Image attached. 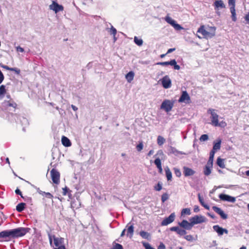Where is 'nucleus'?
Wrapping results in <instances>:
<instances>
[{"label": "nucleus", "instance_id": "ddd939ff", "mask_svg": "<svg viewBox=\"0 0 249 249\" xmlns=\"http://www.w3.org/2000/svg\"><path fill=\"white\" fill-rule=\"evenodd\" d=\"M219 197L221 200L232 203H234L236 200L235 197L226 194H221L219 195Z\"/></svg>", "mask_w": 249, "mask_h": 249}, {"label": "nucleus", "instance_id": "4d7b16f0", "mask_svg": "<svg viewBox=\"0 0 249 249\" xmlns=\"http://www.w3.org/2000/svg\"><path fill=\"white\" fill-rule=\"evenodd\" d=\"M15 193L17 195H20L22 197H23L22 196V193L21 192V191H20L19 189H18V188H17L16 190H15Z\"/></svg>", "mask_w": 249, "mask_h": 249}, {"label": "nucleus", "instance_id": "09e8293b", "mask_svg": "<svg viewBox=\"0 0 249 249\" xmlns=\"http://www.w3.org/2000/svg\"><path fill=\"white\" fill-rule=\"evenodd\" d=\"M40 194L41 195L44 194L45 195L46 197H47L49 198L52 199L53 197V196L50 193H46V192H43L42 193H40Z\"/></svg>", "mask_w": 249, "mask_h": 249}, {"label": "nucleus", "instance_id": "39448f33", "mask_svg": "<svg viewBox=\"0 0 249 249\" xmlns=\"http://www.w3.org/2000/svg\"><path fill=\"white\" fill-rule=\"evenodd\" d=\"M174 102L169 100H164L160 108L164 109L166 112H168L170 111L174 107Z\"/></svg>", "mask_w": 249, "mask_h": 249}, {"label": "nucleus", "instance_id": "bb28decb", "mask_svg": "<svg viewBox=\"0 0 249 249\" xmlns=\"http://www.w3.org/2000/svg\"><path fill=\"white\" fill-rule=\"evenodd\" d=\"M140 236L143 239L149 240L151 237L150 234L148 232L144 231H142L140 232Z\"/></svg>", "mask_w": 249, "mask_h": 249}, {"label": "nucleus", "instance_id": "4c0bfd02", "mask_svg": "<svg viewBox=\"0 0 249 249\" xmlns=\"http://www.w3.org/2000/svg\"><path fill=\"white\" fill-rule=\"evenodd\" d=\"M6 90L5 89V86L4 85H1L0 86V96H3L4 94L6 93Z\"/></svg>", "mask_w": 249, "mask_h": 249}, {"label": "nucleus", "instance_id": "473e14b6", "mask_svg": "<svg viewBox=\"0 0 249 249\" xmlns=\"http://www.w3.org/2000/svg\"><path fill=\"white\" fill-rule=\"evenodd\" d=\"M165 142V139L161 136H159L157 138V143L159 145L161 146Z\"/></svg>", "mask_w": 249, "mask_h": 249}, {"label": "nucleus", "instance_id": "052dcab7", "mask_svg": "<svg viewBox=\"0 0 249 249\" xmlns=\"http://www.w3.org/2000/svg\"><path fill=\"white\" fill-rule=\"evenodd\" d=\"M176 50V48H170L168 50L167 52V53L168 54L169 53H171L174 51H175Z\"/></svg>", "mask_w": 249, "mask_h": 249}, {"label": "nucleus", "instance_id": "a19ab883", "mask_svg": "<svg viewBox=\"0 0 249 249\" xmlns=\"http://www.w3.org/2000/svg\"><path fill=\"white\" fill-rule=\"evenodd\" d=\"M112 249H124V248L122 245L119 243H114Z\"/></svg>", "mask_w": 249, "mask_h": 249}, {"label": "nucleus", "instance_id": "f8f14e48", "mask_svg": "<svg viewBox=\"0 0 249 249\" xmlns=\"http://www.w3.org/2000/svg\"><path fill=\"white\" fill-rule=\"evenodd\" d=\"M178 225L185 230H190L193 227L191 222H189L186 220H183L181 222L178 223Z\"/></svg>", "mask_w": 249, "mask_h": 249}, {"label": "nucleus", "instance_id": "79ce46f5", "mask_svg": "<svg viewBox=\"0 0 249 249\" xmlns=\"http://www.w3.org/2000/svg\"><path fill=\"white\" fill-rule=\"evenodd\" d=\"M228 3L230 6V9L232 8V7H233V8H235V0H229Z\"/></svg>", "mask_w": 249, "mask_h": 249}, {"label": "nucleus", "instance_id": "dca6fc26", "mask_svg": "<svg viewBox=\"0 0 249 249\" xmlns=\"http://www.w3.org/2000/svg\"><path fill=\"white\" fill-rule=\"evenodd\" d=\"M213 229L215 231H216L219 235H222L225 233L226 234L228 233V231L226 229H223L220 227L218 225H214L213 226Z\"/></svg>", "mask_w": 249, "mask_h": 249}, {"label": "nucleus", "instance_id": "5fc2aeb1", "mask_svg": "<svg viewBox=\"0 0 249 249\" xmlns=\"http://www.w3.org/2000/svg\"><path fill=\"white\" fill-rule=\"evenodd\" d=\"M213 157L210 156L209 157V159L207 164L211 163V165H213Z\"/></svg>", "mask_w": 249, "mask_h": 249}, {"label": "nucleus", "instance_id": "423d86ee", "mask_svg": "<svg viewBox=\"0 0 249 249\" xmlns=\"http://www.w3.org/2000/svg\"><path fill=\"white\" fill-rule=\"evenodd\" d=\"M50 174L53 183L58 184L60 182V173L56 169L53 168L51 170Z\"/></svg>", "mask_w": 249, "mask_h": 249}, {"label": "nucleus", "instance_id": "393cba45", "mask_svg": "<svg viewBox=\"0 0 249 249\" xmlns=\"http://www.w3.org/2000/svg\"><path fill=\"white\" fill-rule=\"evenodd\" d=\"M134 73L132 71L128 72L125 75V78L127 82L130 83L134 79Z\"/></svg>", "mask_w": 249, "mask_h": 249}, {"label": "nucleus", "instance_id": "b1692460", "mask_svg": "<svg viewBox=\"0 0 249 249\" xmlns=\"http://www.w3.org/2000/svg\"><path fill=\"white\" fill-rule=\"evenodd\" d=\"M4 103L7 107H12L14 109L17 108V104L13 100L5 101Z\"/></svg>", "mask_w": 249, "mask_h": 249}, {"label": "nucleus", "instance_id": "c756f323", "mask_svg": "<svg viewBox=\"0 0 249 249\" xmlns=\"http://www.w3.org/2000/svg\"><path fill=\"white\" fill-rule=\"evenodd\" d=\"M198 197L199 201L200 203L201 204V205L202 206H203L206 209L209 210V206L207 204L205 203L204 199H203V197L201 196L200 194H198Z\"/></svg>", "mask_w": 249, "mask_h": 249}, {"label": "nucleus", "instance_id": "c03bdc74", "mask_svg": "<svg viewBox=\"0 0 249 249\" xmlns=\"http://www.w3.org/2000/svg\"><path fill=\"white\" fill-rule=\"evenodd\" d=\"M172 26L176 29V30H180L182 29V27L178 24L176 22H175L174 24L172 25Z\"/></svg>", "mask_w": 249, "mask_h": 249}, {"label": "nucleus", "instance_id": "0e129e2a", "mask_svg": "<svg viewBox=\"0 0 249 249\" xmlns=\"http://www.w3.org/2000/svg\"><path fill=\"white\" fill-rule=\"evenodd\" d=\"M54 249H66L65 246H61L58 248H54Z\"/></svg>", "mask_w": 249, "mask_h": 249}, {"label": "nucleus", "instance_id": "bf43d9fd", "mask_svg": "<svg viewBox=\"0 0 249 249\" xmlns=\"http://www.w3.org/2000/svg\"><path fill=\"white\" fill-rule=\"evenodd\" d=\"M158 249H165V246L163 243H160L158 248Z\"/></svg>", "mask_w": 249, "mask_h": 249}, {"label": "nucleus", "instance_id": "f704fd0d", "mask_svg": "<svg viewBox=\"0 0 249 249\" xmlns=\"http://www.w3.org/2000/svg\"><path fill=\"white\" fill-rule=\"evenodd\" d=\"M172 62V60H171L170 61L158 62V63H157V65H160V66H167V65L171 66Z\"/></svg>", "mask_w": 249, "mask_h": 249}, {"label": "nucleus", "instance_id": "f257e3e1", "mask_svg": "<svg viewBox=\"0 0 249 249\" xmlns=\"http://www.w3.org/2000/svg\"><path fill=\"white\" fill-rule=\"evenodd\" d=\"M28 228L19 227L9 230H5L0 232V238L9 241L12 239H15L23 236L29 231Z\"/></svg>", "mask_w": 249, "mask_h": 249}, {"label": "nucleus", "instance_id": "c85d7f7f", "mask_svg": "<svg viewBox=\"0 0 249 249\" xmlns=\"http://www.w3.org/2000/svg\"><path fill=\"white\" fill-rule=\"evenodd\" d=\"M221 140L220 139L217 140L216 142H214L213 149L216 151L219 150L221 147Z\"/></svg>", "mask_w": 249, "mask_h": 249}, {"label": "nucleus", "instance_id": "680f3d73", "mask_svg": "<svg viewBox=\"0 0 249 249\" xmlns=\"http://www.w3.org/2000/svg\"><path fill=\"white\" fill-rule=\"evenodd\" d=\"M216 152V151L215 150H214L213 149L210 153V156L214 157V154Z\"/></svg>", "mask_w": 249, "mask_h": 249}, {"label": "nucleus", "instance_id": "9d476101", "mask_svg": "<svg viewBox=\"0 0 249 249\" xmlns=\"http://www.w3.org/2000/svg\"><path fill=\"white\" fill-rule=\"evenodd\" d=\"M49 8L51 10L54 11L55 13L59 11H62L64 10V7L62 5L58 4L54 1H53L52 4L49 6Z\"/></svg>", "mask_w": 249, "mask_h": 249}, {"label": "nucleus", "instance_id": "49530a36", "mask_svg": "<svg viewBox=\"0 0 249 249\" xmlns=\"http://www.w3.org/2000/svg\"><path fill=\"white\" fill-rule=\"evenodd\" d=\"M62 189V195L63 196H66L69 193V192H70V193H71V191H70L67 187H65V188H63Z\"/></svg>", "mask_w": 249, "mask_h": 249}, {"label": "nucleus", "instance_id": "412c9836", "mask_svg": "<svg viewBox=\"0 0 249 249\" xmlns=\"http://www.w3.org/2000/svg\"><path fill=\"white\" fill-rule=\"evenodd\" d=\"M61 142L62 144L66 147H69L71 145L70 140L65 136H62Z\"/></svg>", "mask_w": 249, "mask_h": 249}, {"label": "nucleus", "instance_id": "a18cd8bd", "mask_svg": "<svg viewBox=\"0 0 249 249\" xmlns=\"http://www.w3.org/2000/svg\"><path fill=\"white\" fill-rule=\"evenodd\" d=\"M168 199V195L167 193H164L162 195L161 199V201L162 202H164Z\"/></svg>", "mask_w": 249, "mask_h": 249}, {"label": "nucleus", "instance_id": "774afa93", "mask_svg": "<svg viewBox=\"0 0 249 249\" xmlns=\"http://www.w3.org/2000/svg\"><path fill=\"white\" fill-rule=\"evenodd\" d=\"M125 229H124L121 232V237H123L124 235L125 234Z\"/></svg>", "mask_w": 249, "mask_h": 249}, {"label": "nucleus", "instance_id": "4be33fe9", "mask_svg": "<svg viewBox=\"0 0 249 249\" xmlns=\"http://www.w3.org/2000/svg\"><path fill=\"white\" fill-rule=\"evenodd\" d=\"M154 163L155 164L157 167L158 168L159 173L162 174V168L161 162L159 158H157L154 160Z\"/></svg>", "mask_w": 249, "mask_h": 249}, {"label": "nucleus", "instance_id": "f3484780", "mask_svg": "<svg viewBox=\"0 0 249 249\" xmlns=\"http://www.w3.org/2000/svg\"><path fill=\"white\" fill-rule=\"evenodd\" d=\"M171 231H176L178 235L182 236L186 234L187 232L185 229H182L178 227H172L170 229Z\"/></svg>", "mask_w": 249, "mask_h": 249}, {"label": "nucleus", "instance_id": "f03ea898", "mask_svg": "<svg viewBox=\"0 0 249 249\" xmlns=\"http://www.w3.org/2000/svg\"><path fill=\"white\" fill-rule=\"evenodd\" d=\"M216 28L214 26H206L202 25L198 29L197 33L201 35V36L197 35L199 38H204L205 39L212 38L215 35Z\"/></svg>", "mask_w": 249, "mask_h": 249}, {"label": "nucleus", "instance_id": "de8ad7c7", "mask_svg": "<svg viewBox=\"0 0 249 249\" xmlns=\"http://www.w3.org/2000/svg\"><path fill=\"white\" fill-rule=\"evenodd\" d=\"M143 143L142 142H140L136 146V149L138 151H141L143 149Z\"/></svg>", "mask_w": 249, "mask_h": 249}, {"label": "nucleus", "instance_id": "e2e57ef3", "mask_svg": "<svg viewBox=\"0 0 249 249\" xmlns=\"http://www.w3.org/2000/svg\"><path fill=\"white\" fill-rule=\"evenodd\" d=\"M199 211V207L198 206H195L194 209V211L195 213H197Z\"/></svg>", "mask_w": 249, "mask_h": 249}, {"label": "nucleus", "instance_id": "603ef678", "mask_svg": "<svg viewBox=\"0 0 249 249\" xmlns=\"http://www.w3.org/2000/svg\"><path fill=\"white\" fill-rule=\"evenodd\" d=\"M184 238L187 241H192L193 240V237L191 235H187L184 237Z\"/></svg>", "mask_w": 249, "mask_h": 249}, {"label": "nucleus", "instance_id": "69168bd1", "mask_svg": "<svg viewBox=\"0 0 249 249\" xmlns=\"http://www.w3.org/2000/svg\"><path fill=\"white\" fill-rule=\"evenodd\" d=\"M71 107L74 111H77L78 109V108L73 105H71Z\"/></svg>", "mask_w": 249, "mask_h": 249}, {"label": "nucleus", "instance_id": "cd10ccee", "mask_svg": "<svg viewBox=\"0 0 249 249\" xmlns=\"http://www.w3.org/2000/svg\"><path fill=\"white\" fill-rule=\"evenodd\" d=\"M26 204L23 202L20 203L18 204L16 206V210L18 212H22L25 208Z\"/></svg>", "mask_w": 249, "mask_h": 249}, {"label": "nucleus", "instance_id": "2eb2a0df", "mask_svg": "<svg viewBox=\"0 0 249 249\" xmlns=\"http://www.w3.org/2000/svg\"><path fill=\"white\" fill-rule=\"evenodd\" d=\"M183 173L185 177H189L195 175L196 171L187 166H184L183 167Z\"/></svg>", "mask_w": 249, "mask_h": 249}, {"label": "nucleus", "instance_id": "a211bd4d", "mask_svg": "<svg viewBox=\"0 0 249 249\" xmlns=\"http://www.w3.org/2000/svg\"><path fill=\"white\" fill-rule=\"evenodd\" d=\"M213 210L219 214L222 218L226 219L227 218V215L224 213V212L220 208L216 206H213L212 207Z\"/></svg>", "mask_w": 249, "mask_h": 249}, {"label": "nucleus", "instance_id": "3c124183", "mask_svg": "<svg viewBox=\"0 0 249 249\" xmlns=\"http://www.w3.org/2000/svg\"><path fill=\"white\" fill-rule=\"evenodd\" d=\"M142 244L143 246L145 247V249H155L154 248L152 247L148 243H143Z\"/></svg>", "mask_w": 249, "mask_h": 249}, {"label": "nucleus", "instance_id": "c9c22d12", "mask_svg": "<svg viewBox=\"0 0 249 249\" xmlns=\"http://www.w3.org/2000/svg\"><path fill=\"white\" fill-rule=\"evenodd\" d=\"M181 215L187 214L190 215L191 214V211L189 208H184L181 211Z\"/></svg>", "mask_w": 249, "mask_h": 249}, {"label": "nucleus", "instance_id": "e433bc0d", "mask_svg": "<svg viewBox=\"0 0 249 249\" xmlns=\"http://www.w3.org/2000/svg\"><path fill=\"white\" fill-rule=\"evenodd\" d=\"M173 170L174 171V173H175V175L177 177L179 178L181 177V171L179 169L175 167L173 168Z\"/></svg>", "mask_w": 249, "mask_h": 249}, {"label": "nucleus", "instance_id": "864d4df0", "mask_svg": "<svg viewBox=\"0 0 249 249\" xmlns=\"http://www.w3.org/2000/svg\"><path fill=\"white\" fill-rule=\"evenodd\" d=\"M4 75L2 72L0 70V84H1L4 80Z\"/></svg>", "mask_w": 249, "mask_h": 249}, {"label": "nucleus", "instance_id": "5701e85b", "mask_svg": "<svg viewBox=\"0 0 249 249\" xmlns=\"http://www.w3.org/2000/svg\"><path fill=\"white\" fill-rule=\"evenodd\" d=\"M2 67L6 70L14 71L18 74H19L20 72V70L19 69L16 68H10L6 65L2 66Z\"/></svg>", "mask_w": 249, "mask_h": 249}, {"label": "nucleus", "instance_id": "7c9ffc66", "mask_svg": "<svg viewBox=\"0 0 249 249\" xmlns=\"http://www.w3.org/2000/svg\"><path fill=\"white\" fill-rule=\"evenodd\" d=\"M216 163L221 168H224L225 167L224 160L220 157L217 158Z\"/></svg>", "mask_w": 249, "mask_h": 249}, {"label": "nucleus", "instance_id": "72a5a7b5", "mask_svg": "<svg viewBox=\"0 0 249 249\" xmlns=\"http://www.w3.org/2000/svg\"><path fill=\"white\" fill-rule=\"evenodd\" d=\"M230 11L231 14V18L233 21H236V12H235V8H230Z\"/></svg>", "mask_w": 249, "mask_h": 249}, {"label": "nucleus", "instance_id": "8fccbe9b", "mask_svg": "<svg viewBox=\"0 0 249 249\" xmlns=\"http://www.w3.org/2000/svg\"><path fill=\"white\" fill-rule=\"evenodd\" d=\"M154 189L155 190L160 191L162 189L161 184L159 182L156 186H155Z\"/></svg>", "mask_w": 249, "mask_h": 249}, {"label": "nucleus", "instance_id": "37998d69", "mask_svg": "<svg viewBox=\"0 0 249 249\" xmlns=\"http://www.w3.org/2000/svg\"><path fill=\"white\" fill-rule=\"evenodd\" d=\"M208 139H209V137L207 134H203L200 136V137L199 138V140L201 142H204V141H206L208 140Z\"/></svg>", "mask_w": 249, "mask_h": 249}, {"label": "nucleus", "instance_id": "20e7f679", "mask_svg": "<svg viewBox=\"0 0 249 249\" xmlns=\"http://www.w3.org/2000/svg\"><path fill=\"white\" fill-rule=\"evenodd\" d=\"M48 237L51 245L52 244L53 239V243L55 247V248H58V247H61V246H64L63 238L56 237L55 235L52 236L50 233H48Z\"/></svg>", "mask_w": 249, "mask_h": 249}, {"label": "nucleus", "instance_id": "ea45409f", "mask_svg": "<svg viewBox=\"0 0 249 249\" xmlns=\"http://www.w3.org/2000/svg\"><path fill=\"white\" fill-rule=\"evenodd\" d=\"M165 20L169 24H170V25H171L172 26L174 24V23L176 22L175 20H173V19H172L170 17H166L165 18Z\"/></svg>", "mask_w": 249, "mask_h": 249}, {"label": "nucleus", "instance_id": "1a4fd4ad", "mask_svg": "<svg viewBox=\"0 0 249 249\" xmlns=\"http://www.w3.org/2000/svg\"><path fill=\"white\" fill-rule=\"evenodd\" d=\"M175 213H172L168 217H166L161 221V226H165L171 224L175 220Z\"/></svg>", "mask_w": 249, "mask_h": 249}, {"label": "nucleus", "instance_id": "aec40b11", "mask_svg": "<svg viewBox=\"0 0 249 249\" xmlns=\"http://www.w3.org/2000/svg\"><path fill=\"white\" fill-rule=\"evenodd\" d=\"M212 167L213 165H211V163L209 164H206V165L204 168V174L207 176L210 175L212 172Z\"/></svg>", "mask_w": 249, "mask_h": 249}, {"label": "nucleus", "instance_id": "6e6552de", "mask_svg": "<svg viewBox=\"0 0 249 249\" xmlns=\"http://www.w3.org/2000/svg\"><path fill=\"white\" fill-rule=\"evenodd\" d=\"M205 218L202 215H195L190 219V221L191 222L193 226L197 224L202 223L205 222Z\"/></svg>", "mask_w": 249, "mask_h": 249}, {"label": "nucleus", "instance_id": "0eeeda50", "mask_svg": "<svg viewBox=\"0 0 249 249\" xmlns=\"http://www.w3.org/2000/svg\"><path fill=\"white\" fill-rule=\"evenodd\" d=\"M179 103H184L186 104L191 103V98L186 91H183L178 100Z\"/></svg>", "mask_w": 249, "mask_h": 249}, {"label": "nucleus", "instance_id": "13d9d810", "mask_svg": "<svg viewBox=\"0 0 249 249\" xmlns=\"http://www.w3.org/2000/svg\"><path fill=\"white\" fill-rule=\"evenodd\" d=\"M16 50L18 52H24V49L23 48H22V47H20V46H18L16 48Z\"/></svg>", "mask_w": 249, "mask_h": 249}, {"label": "nucleus", "instance_id": "338daca9", "mask_svg": "<svg viewBox=\"0 0 249 249\" xmlns=\"http://www.w3.org/2000/svg\"><path fill=\"white\" fill-rule=\"evenodd\" d=\"M154 153V150H151L149 151L148 153V156H150L151 155H152Z\"/></svg>", "mask_w": 249, "mask_h": 249}, {"label": "nucleus", "instance_id": "2f4dec72", "mask_svg": "<svg viewBox=\"0 0 249 249\" xmlns=\"http://www.w3.org/2000/svg\"><path fill=\"white\" fill-rule=\"evenodd\" d=\"M134 41L136 44L139 46H141L143 44V40L141 38H139L137 36H135Z\"/></svg>", "mask_w": 249, "mask_h": 249}, {"label": "nucleus", "instance_id": "a878e982", "mask_svg": "<svg viewBox=\"0 0 249 249\" xmlns=\"http://www.w3.org/2000/svg\"><path fill=\"white\" fill-rule=\"evenodd\" d=\"M165 172L167 180H171L172 178V174L171 171H170L168 167H166V168H165Z\"/></svg>", "mask_w": 249, "mask_h": 249}, {"label": "nucleus", "instance_id": "9b49d317", "mask_svg": "<svg viewBox=\"0 0 249 249\" xmlns=\"http://www.w3.org/2000/svg\"><path fill=\"white\" fill-rule=\"evenodd\" d=\"M160 81L164 88L168 89L171 87V80L168 75L164 76Z\"/></svg>", "mask_w": 249, "mask_h": 249}, {"label": "nucleus", "instance_id": "4468645a", "mask_svg": "<svg viewBox=\"0 0 249 249\" xmlns=\"http://www.w3.org/2000/svg\"><path fill=\"white\" fill-rule=\"evenodd\" d=\"M213 5L215 11H218L220 9L225 8V5L222 0H216L214 2Z\"/></svg>", "mask_w": 249, "mask_h": 249}, {"label": "nucleus", "instance_id": "58836bf2", "mask_svg": "<svg viewBox=\"0 0 249 249\" xmlns=\"http://www.w3.org/2000/svg\"><path fill=\"white\" fill-rule=\"evenodd\" d=\"M171 66H174L175 70H179L180 68V66L177 64V62L175 59H172Z\"/></svg>", "mask_w": 249, "mask_h": 249}, {"label": "nucleus", "instance_id": "6ab92c4d", "mask_svg": "<svg viewBox=\"0 0 249 249\" xmlns=\"http://www.w3.org/2000/svg\"><path fill=\"white\" fill-rule=\"evenodd\" d=\"M129 224L130 223L128 224L126 227V228H127L126 235L127 236H129L130 238H131L133 235L134 226L133 224L130 225V226L129 225Z\"/></svg>", "mask_w": 249, "mask_h": 249}, {"label": "nucleus", "instance_id": "6e6d98bb", "mask_svg": "<svg viewBox=\"0 0 249 249\" xmlns=\"http://www.w3.org/2000/svg\"><path fill=\"white\" fill-rule=\"evenodd\" d=\"M111 32L112 34H113L114 36H115L117 33V30L115 28L112 27L111 28Z\"/></svg>", "mask_w": 249, "mask_h": 249}, {"label": "nucleus", "instance_id": "7ed1b4c3", "mask_svg": "<svg viewBox=\"0 0 249 249\" xmlns=\"http://www.w3.org/2000/svg\"><path fill=\"white\" fill-rule=\"evenodd\" d=\"M208 112L211 113V124L214 126H220L221 127H225L227 125L226 123L222 121L220 122H218V115L214 112V109H209Z\"/></svg>", "mask_w": 249, "mask_h": 249}]
</instances>
